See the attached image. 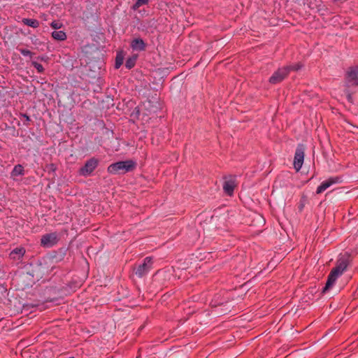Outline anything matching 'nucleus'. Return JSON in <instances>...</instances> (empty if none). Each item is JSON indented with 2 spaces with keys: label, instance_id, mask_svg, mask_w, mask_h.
I'll list each match as a JSON object with an SVG mask.
<instances>
[{
  "label": "nucleus",
  "instance_id": "obj_1",
  "mask_svg": "<svg viewBox=\"0 0 358 358\" xmlns=\"http://www.w3.org/2000/svg\"><path fill=\"white\" fill-rule=\"evenodd\" d=\"M348 264V257L345 255H342L337 259L336 266L332 268L328 275L326 285L323 288V292L328 291L334 285L337 278L346 270Z\"/></svg>",
  "mask_w": 358,
  "mask_h": 358
},
{
  "label": "nucleus",
  "instance_id": "obj_2",
  "mask_svg": "<svg viewBox=\"0 0 358 358\" xmlns=\"http://www.w3.org/2000/svg\"><path fill=\"white\" fill-rule=\"evenodd\" d=\"M136 167V162L132 159L113 163L107 168V171L113 175L124 174L132 171Z\"/></svg>",
  "mask_w": 358,
  "mask_h": 358
},
{
  "label": "nucleus",
  "instance_id": "obj_3",
  "mask_svg": "<svg viewBox=\"0 0 358 358\" xmlns=\"http://www.w3.org/2000/svg\"><path fill=\"white\" fill-rule=\"evenodd\" d=\"M345 83L348 87L358 85V66L351 67L346 72Z\"/></svg>",
  "mask_w": 358,
  "mask_h": 358
},
{
  "label": "nucleus",
  "instance_id": "obj_4",
  "mask_svg": "<svg viewBox=\"0 0 358 358\" xmlns=\"http://www.w3.org/2000/svg\"><path fill=\"white\" fill-rule=\"evenodd\" d=\"M304 151L305 148L303 145H299L296 149L294 159V167L296 171H299L302 167L305 155Z\"/></svg>",
  "mask_w": 358,
  "mask_h": 358
},
{
  "label": "nucleus",
  "instance_id": "obj_5",
  "mask_svg": "<svg viewBox=\"0 0 358 358\" xmlns=\"http://www.w3.org/2000/svg\"><path fill=\"white\" fill-rule=\"evenodd\" d=\"M152 259L150 257H147L144 259L143 263L140 264L136 271V275L141 278L146 275L152 268Z\"/></svg>",
  "mask_w": 358,
  "mask_h": 358
},
{
  "label": "nucleus",
  "instance_id": "obj_6",
  "mask_svg": "<svg viewBox=\"0 0 358 358\" xmlns=\"http://www.w3.org/2000/svg\"><path fill=\"white\" fill-rule=\"evenodd\" d=\"M289 74V69L282 68L278 69L269 78V83L271 84H277L282 82Z\"/></svg>",
  "mask_w": 358,
  "mask_h": 358
},
{
  "label": "nucleus",
  "instance_id": "obj_7",
  "mask_svg": "<svg viewBox=\"0 0 358 358\" xmlns=\"http://www.w3.org/2000/svg\"><path fill=\"white\" fill-rule=\"evenodd\" d=\"M98 164L99 161L96 159L91 158L87 160L84 166L80 169V174L84 176L90 175L96 168Z\"/></svg>",
  "mask_w": 358,
  "mask_h": 358
},
{
  "label": "nucleus",
  "instance_id": "obj_8",
  "mask_svg": "<svg viewBox=\"0 0 358 358\" xmlns=\"http://www.w3.org/2000/svg\"><path fill=\"white\" fill-rule=\"evenodd\" d=\"M236 187V182L235 176H229L225 178V180L223 184L224 192L229 196H231L234 194L235 187Z\"/></svg>",
  "mask_w": 358,
  "mask_h": 358
},
{
  "label": "nucleus",
  "instance_id": "obj_9",
  "mask_svg": "<svg viewBox=\"0 0 358 358\" xmlns=\"http://www.w3.org/2000/svg\"><path fill=\"white\" fill-rule=\"evenodd\" d=\"M340 182L338 177L329 178V179L323 181L320 185L317 188L316 193L320 194L325 191L327 188L331 187L332 185L336 184Z\"/></svg>",
  "mask_w": 358,
  "mask_h": 358
},
{
  "label": "nucleus",
  "instance_id": "obj_10",
  "mask_svg": "<svg viewBox=\"0 0 358 358\" xmlns=\"http://www.w3.org/2000/svg\"><path fill=\"white\" fill-rule=\"evenodd\" d=\"M41 245L45 247H50L57 243V236L55 234H48L42 236Z\"/></svg>",
  "mask_w": 358,
  "mask_h": 358
},
{
  "label": "nucleus",
  "instance_id": "obj_11",
  "mask_svg": "<svg viewBox=\"0 0 358 358\" xmlns=\"http://www.w3.org/2000/svg\"><path fill=\"white\" fill-rule=\"evenodd\" d=\"M131 47L134 50L143 51L145 49V43L141 38H135L131 43Z\"/></svg>",
  "mask_w": 358,
  "mask_h": 358
},
{
  "label": "nucleus",
  "instance_id": "obj_12",
  "mask_svg": "<svg viewBox=\"0 0 358 358\" xmlns=\"http://www.w3.org/2000/svg\"><path fill=\"white\" fill-rule=\"evenodd\" d=\"M24 253L25 250L24 248H16L10 252V256L13 259H20L24 255Z\"/></svg>",
  "mask_w": 358,
  "mask_h": 358
},
{
  "label": "nucleus",
  "instance_id": "obj_13",
  "mask_svg": "<svg viewBox=\"0 0 358 358\" xmlns=\"http://www.w3.org/2000/svg\"><path fill=\"white\" fill-rule=\"evenodd\" d=\"M24 174V167L21 164L15 165L10 173L12 178H15L19 176H23Z\"/></svg>",
  "mask_w": 358,
  "mask_h": 358
},
{
  "label": "nucleus",
  "instance_id": "obj_14",
  "mask_svg": "<svg viewBox=\"0 0 358 358\" xmlns=\"http://www.w3.org/2000/svg\"><path fill=\"white\" fill-rule=\"evenodd\" d=\"M22 22L24 24L33 28H37L39 26V22L36 19L23 18Z\"/></svg>",
  "mask_w": 358,
  "mask_h": 358
},
{
  "label": "nucleus",
  "instance_id": "obj_15",
  "mask_svg": "<svg viewBox=\"0 0 358 358\" xmlns=\"http://www.w3.org/2000/svg\"><path fill=\"white\" fill-rule=\"evenodd\" d=\"M52 36L54 39L57 41H64L66 39V34L63 31H54L52 33Z\"/></svg>",
  "mask_w": 358,
  "mask_h": 358
},
{
  "label": "nucleus",
  "instance_id": "obj_16",
  "mask_svg": "<svg viewBox=\"0 0 358 358\" xmlns=\"http://www.w3.org/2000/svg\"><path fill=\"white\" fill-rule=\"evenodd\" d=\"M136 57L129 58L126 61L125 66L127 69H131L134 66Z\"/></svg>",
  "mask_w": 358,
  "mask_h": 358
},
{
  "label": "nucleus",
  "instance_id": "obj_17",
  "mask_svg": "<svg viewBox=\"0 0 358 358\" xmlns=\"http://www.w3.org/2000/svg\"><path fill=\"white\" fill-rule=\"evenodd\" d=\"M123 56L122 55H117L115 59V68L119 69L123 63Z\"/></svg>",
  "mask_w": 358,
  "mask_h": 358
},
{
  "label": "nucleus",
  "instance_id": "obj_18",
  "mask_svg": "<svg viewBox=\"0 0 358 358\" xmlns=\"http://www.w3.org/2000/svg\"><path fill=\"white\" fill-rule=\"evenodd\" d=\"M301 66H302L300 63H297V64H294L292 65L287 66H285V68L289 69V73L290 71H298L299 69H300L301 68Z\"/></svg>",
  "mask_w": 358,
  "mask_h": 358
},
{
  "label": "nucleus",
  "instance_id": "obj_19",
  "mask_svg": "<svg viewBox=\"0 0 358 358\" xmlns=\"http://www.w3.org/2000/svg\"><path fill=\"white\" fill-rule=\"evenodd\" d=\"M32 65L37 70V71L38 73H43V72L44 68H43L42 64H39V63H38L36 62H32Z\"/></svg>",
  "mask_w": 358,
  "mask_h": 358
},
{
  "label": "nucleus",
  "instance_id": "obj_20",
  "mask_svg": "<svg viewBox=\"0 0 358 358\" xmlns=\"http://www.w3.org/2000/svg\"><path fill=\"white\" fill-rule=\"evenodd\" d=\"M50 26L55 29H59L62 27V23L59 21H53L51 22Z\"/></svg>",
  "mask_w": 358,
  "mask_h": 358
},
{
  "label": "nucleus",
  "instance_id": "obj_21",
  "mask_svg": "<svg viewBox=\"0 0 358 358\" xmlns=\"http://www.w3.org/2000/svg\"><path fill=\"white\" fill-rule=\"evenodd\" d=\"M148 3V0H137L134 5V7L138 8L143 5L147 4Z\"/></svg>",
  "mask_w": 358,
  "mask_h": 358
},
{
  "label": "nucleus",
  "instance_id": "obj_22",
  "mask_svg": "<svg viewBox=\"0 0 358 358\" xmlns=\"http://www.w3.org/2000/svg\"><path fill=\"white\" fill-rule=\"evenodd\" d=\"M20 52L24 56H30L31 57L32 55V52L27 49H20Z\"/></svg>",
  "mask_w": 358,
  "mask_h": 358
},
{
  "label": "nucleus",
  "instance_id": "obj_23",
  "mask_svg": "<svg viewBox=\"0 0 358 358\" xmlns=\"http://www.w3.org/2000/svg\"><path fill=\"white\" fill-rule=\"evenodd\" d=\"M22 116L26 119V120H27V121L30 120V118L27 115L23 114Z\"/></svg>",
  "mask_w": 358,
  "mask_h": 358
},
{
  "label": "nucleus",
  "instance_id": "obj_24",
  "mask_svg": "<svg viewBox=\"0 0 358 358\" xmlns=\"http://www.w3.org/2000/svg\"><path fill=\"white\" fill-rule=\"evenodd\" d=\"M69 358H74V357H69Z\"/></svg>",
  "mask_w": 358,
  "mask_h": 358
}]
</instances>
